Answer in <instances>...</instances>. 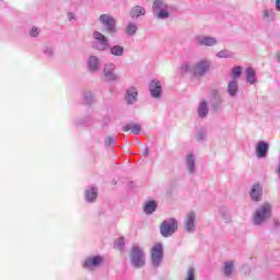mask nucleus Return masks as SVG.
Here are the masks:
<instances>
[{"mask_svg": "<svg viewBox=\"0 0 280 280\" xmlns=\"http://www.w3.org/2000/svg\"><path fill=\"white\" fill-rule=\"evenodd\" d=\"M137 97H139V92H137V89L130 88L127 90L126 100L128 104H135V102H137Z\"/></svg>", "mask_w": 280, "mask_h": 280, "instance_id": "obj_14", "label": "nucleus"}, {"mask_svg": "<svg viewBox=\"0 0 280 280\" xmlns=\"http://www.w3.org/2000/svg\"><path fill=\"white\" fill-rule=\"evenodd\" d=\"M276 10L280 12V0H276Z\"/></svg>", "mask_w": 280, "mask_h": 280, "instance_id": "obj_36", "label": "nucleus"}, {"mask_svg": "<svg viewBox=\"0 0 280 280\" xmlns=\"http://www.w3.org/2000/svg\"><path fill=\"white\" fill-rule=\"evenodd\" d=\"M100 21L104 25V27H106L107 32H109V34H114V32H116L115 18H113L108 14H102L100 16Z\"/></svg>", "mask_w": 280, "mask_h": 280, "instance_id": "obj_5", "label": "nucleus"}, {"mask_svg": "<svg viewBox=\"0 0 280 280\" xmlns=\"http://www.w3.org/2000/svg\"><path fill=\"white\" fill-rule=\"evenodd\" d=\"M232 272H233V261L225 262L224 273L226 275V277H231Z\"/></svg>", "mask_w": 280, "mask_h": 280, "instance_id": "obj_27", "label": "nucleus"}, {"mask_svg": "<svg viewBox=\"0 0 280 280\" xmlns=\"http://www.w3.org/2000/svg\"><path fill=\"white\" fill-rule=\"evenodd\" d=\"M217 56L218 58H231V52L229 50H221Z\"/></svg>", "mask_w": 280, "mask_h": 280, "instance_id": "obj_31", "label": "nucleus"}, {"mask_svg": "<svg viewBox=\"0 0 280 280\" xmlns=\"http://www.w3.org/2000/svg\"><path fill=\"white\" fill-rule=\"evenodd\" d=\"M198 113L200 117H207L209 113V108L207 107V102H202L200 104Z\"/></svg>", "mask_w": 280, "mask_h": 280, "instance_id": "obj_25", "label": "nucleus"}, {"mask_svg": "<svg viewBox=\"0 0 280 280\" xmlns=\"http://www.w3.org/2000/svg\"><path fill=\"white\" fill-rule=\"evenodd\" d=\"M185 280H196V270L194 267H190L186 273Z\"/></svg>", "mask_w": 280, "mask_h": 280, "instance_id": "obj_29", "label": "nucleus"}, {"mask_svg": "<svg viewBox=\"0 0 280 280\" xmlns=\"http://www.w3.org/2000/svg\"><path fill=\"white\" fill-rule=\"evenodd\" d=\"M244 69L241 67V66H235L233 69H232V80H236L240 78V75H242V71Z\"/></svg>", "mask_w": 280, "mask_h": 280, "instance_id": "obj_24", "label": "nucleus"}, {"mask_svg": "<svg viewBox=\"0 0 280 280\" xmlns=\"http://www.w3.org/2000/svg\"><path fill=\"white\" fill-rule=\"evenodd\" d=\"M270 16V12L268 10L264 11V19H268Z\"/></svg>", "mask_w": 280, "mask_h": 280, "instance_id": "obj_37", "label": "nucleus"}, {"mask_svg": "<svg viewBox=\"0 0 280 280\" xmlns=\"http://www.w3.org/2000/svg\"><path fill=\"white\" fill-rule=\"evenodd\" d=\"M149 91L152 95V97H161V82L153 80L149 86Z\"/></svg>", "mask_w": 280, "mask_h": 280, "instance_id": "obj_11", "label": "nucleus"}, {"mask_svg": "<svg viewBox=\"0 0 280 280\" xmlns=\"http://www.w3.org/2000/svg\"><path fill=\"white\" fill-rule=\"evenodd\" d=\"M170 16V13L167 11H160L158 13V19H167Z\"/></svg>", "mask_w": 280, "mask_h": 280, "instance_id": "obj_33", "label": "nucleus"}, {"mask_svg": "<svg viewBox=\"0 0 280 280\" xmlns=\"http://www.w3.org/2000/svg\"><path fill=\"white\" fill-rule=\"evenodd\" d=\"M130 257V264H132V266L136 268L145 266V254H143V249H141V247L133 246Z\"/></svg>", "mask_w": 280, "mask_h": 280, "instance_id": "obj_3", "label": "nucleus"}, {"mask_svg": "<svg viewBox=\"0 0 280 280\" xmlns=\"http://www.w3.org/2000/svg\"><path fill=\"white\" fill-rule=\"evenodd\" d=\"M228 93L232 96L237 95V80H232L228 84Z\"/></svg>", "mask_w": 280, "mask_h": 280, "instance_id": "obj_20", "label": "nucleus"}, {"mask_svg": "<svg viewBox=\"0 0 280 280\" xmlns=\"http://www.w3.org/2000/svg\"><path fill=\"white\" fill-rule=\"evenodd\" d=\"M135 32H137V25H135V24H129V25L127 26V34H128L129 36H132V34H135Z\"/></svg>", "mask_w": 280, "mask_h": 280, "instance_id": "obj_30", "label": "nucleus"}, {"mask_svg": "<svg viewBox=\"0 0 280 280\" xmlns=\"http://www.w3.org/2000/svg\"><path fill=\"white\" fill-rule=\"evenodd\" d=\"M102 261H104L102 256L89 257L88 259H85L83 268H86L88 270H93V268H97V266H101Z\"/></svg>", "mask_w": 280, "mask_h": 280, "instance_id": "obj_7", "label": "nucleus"}, {"mask_svg": "<svg viewBox=\"0 0 280 280\" xmlns=\"http://www.w3.org/2000/svg\"><path fill=\"white\" fill-rule=\"evenodd\" d=\"M94 38L100 43L96 45V49L103 51L104 49L108 48V40L106 39V36H104V34L100 32H94Z\"/></svg>", "mask_w": 280, "mask_h": 280, "instance_id": "obj_8", "label": "nucleus"}, {"mask_svg": "<svg viewBox=\"0 0 280 280\" xmlns=\"http://www.w3.org/2000/svg\"><path fill=\"white\" fill-rule=\"evenodd\" d=\"M124 246H126V243L124 242L122 237L118 238L114 244V248L117 250H124Z\"/></svg>", "mask_w": 280, "mask_h": 280, "instance_id": "obj_28", "label": "nucleus"}, {"mask_svg": "<svg viewBox=\"0 0 280 280\" xmlns=\"http://www.w3.org/2000/svg\"><path fill=\"white\" fill-rule=\"evenodd\" d=\"M198 139L200 140V139H202L200 136H198Z\"/></svg>", "mask_w": 280, "mask_h": 280, "instance_id": "obj_41", "label": "nucleus"}, {"mask_svg": "<svg viewBox=\"0 0 280 280\" xmlns=\"http://www.w3.org/2000/svg\"><path fill=\"white\" fill-rule=\"evenodd\" d=\"M209 71V61H200L192 68V73L196 78H202Z\"/></svg>", "mask_w": 280, "mask_h": 280, "instance_id": "obj_6", "label": "nucleus"}, {"mask_svg": "<svg viewBox=\"0 0 280 280\" xmlns=\"http://www.w3.org/2000/svg\"><path fill=\"white\" fill-rule=\"evenodd\" d=\"M113 71H115V66L113 65H108L104 68L105 78L109 81L117 80V75H115Z\"/></svg>", "mask_w": 280, "mask_h": 280, "instance_id": "obj_15", "label": "nucleus"}, {"mask_svg": "<svg viewBox=\"0 0 280 280\" xmlns=\"http://www.w3.org/2000/svg\"><path fill=\"white\" fill-rule=\"evenodd\" d=\"M31 36L33 38H36V36H38V27L34 26L32 30H31Z\"/></svg>", "mask_w": 280, "mask_h": 280, "instance_id": "obj_34", "label": "nucleus"}, {"mask_svg": "<svg viewBox=\"0 0 280 280\" xmlns=\"http://www.w3.org/2000/svg\"><path fill=\"white\" fill-rule=\"evenodd\" d=\"M199 45H205L206 47H213L217 45L218 40L213 37H201L198 39Z\"/></svg>", "mask_w": 280, "mask_h": 280, "instance_id": "obj_17", "label": "nucleus"}, {"mask_svg": "<svg viewBox=\"0 0 280 280\" xmlns=\"http://www.w3.org/2000/svg\"><path fill=\"white\" fill-rule=\"evenodd\" d=\"M246 80L249 82V84H255L257 82V77L255 73V69L247 68L246 70Z\"/></svg>", "mask_w": 280, "mask_h": 280, "instance_id": "obj_18", "label": "nucleus"}, {"mask_svg": "<svg viewBox=\"0 0 280 280\" xmlns=\"http://www.w3.org/2000/svg\"><path fill=\"white\" fill-rule=\"evenodd\" d=\"M178 230V221L176 219L171 218L168 221H163L160 226V233L163 237H170L176 233Z\"/></svg>", "mask_w": 280, "mask_h": 280, "instance_id": "obj_2", "label": "nucleus"}, {"mask_svg": "<svg viewBox=\"0 0 280 280\" xmlns=\"http://www.w3.org/2000/svg\"><path fill=\"white\" fill-rule=\"evenodd\" d=\"M195 222H196V214L194 212L188 213L185 222V229L186 231H188V233L194 232V230L196 229Z\"/></svg>", "mask_w": 280, "mask_h": 280, "instance_id": "obj_9", "label": "nucleus"}, {"mask_svg": "<svg viewBox=\"0 0 280 280\" xmlns=\"http://www.w3.org/2000/svg\"><path fill=\"white\" fill-rule=\"evenodd\" d=\"M195 165H196V160L194 159V155L188 154L187 155V167L190 173H194V171L196 170Z\"/></svg>", "mask_w": 280, "mask_h": 280, "instance_id": "obj_23", "label": "nucleus"}, {"mask_svg": "<svg viewBox=\"0 0 280 280\" xmlns=\"http://www.w3.org/2000/svg\"><path fill=\"white\" fill-rule=\"evenodd\" d=\"M106 145H110L113 143H115V140H113V138H107L106 141H105Z\"/></svg>", "mask_w": 280, "mask_h": 280, "instance_id": "obj_35", "label": "nucleus"}, {"mask_svg": "<svg viewBox=\"0 0 280 280\" xmlns=\"http://www.w3.org/2000/svg\"><path fill=\"white\" fill-rule=\"evenodd\" d=\"M161 8H163V1L161 0H155L153 2V10H161Z\"/></svg>", "mask_w": 280, "mask_h": 280, "instance_id": "obj_32", "label": "nucleus"}, {"mask_svg": "<svg viewBox=\"0 0 280 280\" xmlns=\"http://www.w3.org/2000/svg\"><path fill=\"white\" fill-rule=\"evenodd\" d=\"M122 132H132V135H139L141 132V125L127 124L122 126Z\"/></svg>", "mask_w": 280, "mask_h": 280, "instance_id": "obj_12", "label": "nucleus"}, {"mask_svg": "<svg viewBox=\"0 0 280 280\" xmlns=\"http://www.w3.org/2000/svg\"><path fill=\"white\" fill-rule=\"evenodd\" d=\"M85 198L88 202H95L97 200V189L91 188L85 191Z\"/></svg>", "mask_w": 280, "mask_h": 280, "instance_id": "obj_19", "label": "nucleus"}, {"mask_svg": "<svg viewBox=\"0 0 280 280\" xmlns=\"http://www.w3.org/2000/svg\"><path fill=\"white\" fill-rule=\"evenodd\" d=\"M272 213V207L270 203H264L261 205L254 214V224H264L270 218V214Z\"/></svg>", "mask_w": 280, "mask_h": 280, "instance_id": "obj_1", "label": "nucleus"}, {"mask_svg": "<svg viewBox=\"0 0 280 280\" xmlns=\"http://www.w3.org/2000/svg\"><path fill=\"white\" fill-rule=\"evenodd\" d=\"M110 54L113 56H124V47H121V46H114L110 49Z\"/></svg>", "mask_w": 280, "mask_h": 280, "instance_id": "obj_26", "label": "nucleus"}, {"mask_svg": "<svg viewBox=\"0 0 280 280\" xmlns=\"http://www.w3.org/2000/svg\"><path fill=\"white\" fill-rule=\"evenodd\" d=\"M261 186L259 184H255L252 188L250 198L255 200V202H259L261 200Z\"/></svg>", "mask_w": 280, "mask_h": 280, "instance_id": "obj_13", "label": "nucleus"}, {"mask_svg": "<svg viewBox=\"0 0 280 280\" xmlns=\"http://www.w3.org/2000/svg\"><path fill=\"white\" fill-rule=\"evenodd\" d=\"M278 60L280 61V54L278 55Z\"/></svg>", "mask_w": 280, "mask_h": 280, "instance_id": "obj_40", "label": "nucleus"}, {"mask_svg": "<svg viewBox=\"0 0 280 280\" xmlns=\"http://www.w3.org/2000/svg\"><path fill=\"white\" fill-rule=\"evenodd\" d=\"M268 143L266 141H260L256 145V155L258 159H264L268 154Z\"/></svg>", "mask_w": 280, "mask_h": 280, "instance_id": "obj_10", "label": "nucleus"}, {"mask_svg": "<svg viewBox=\"0 0 280 280\" xmlns=\"http://www.w3.org/2000/svg\"><path fill=\"white\" fill-rule=\"evenodd\" d=\"M155 211H156V201H148L144 205L143 213H145L147 215H150V214L154 213Z\"/></svg>", "mask_w": 280, "mask_h": 280, "instance_id": "obj_16", "label": "nucleus"}, {"mask_svg": "<svg viewBox=\"0 0 280 280\" xmlns=\"http://www.w3.org/2000/svg\"><path fill=\"white\" fill-rule=\"evenodd\" d=\"M143 14H145V9L142 7H135L130 12V16H132V19L143 16Z\"/></svg>", "mask_w": 280, "mask_h": 280, "instance_id": "obj_21", "label": "nucleus"}, {"mask_svg": "<svg viewBox=\"0 0 280 280\" xmlns=\"http://www.w3.org/2000/svg\"><path fill=\"white\" fill-rule=\"evenodd\" d=\"M89 67L91 71H97V68L100 67V59H97L95 56L90 57Z\"/></svg>", "mask_w": 280, "mask_h": 280, "instance_id": "obj_22", "label": "nucleus"}, {"mask_svg": "<svg viewBox=\"0 0 280 280\" xmlns=\"http://www.w3.org/2000/svg\"><path fill=\"white\" fill-rule=\"evenodd\" d=\"M151 261L155 268L161 266V261H163V244L156 243L151 247Z\"/></svg>", "mask_w": 280, "mask_h": 280, "instance_id": "obj_4", "label": "nucleus"}, {"mask_svg": "<svg viewBox=\"0 0 280 280\" xmlns=\"http://www.w3.org/2000/svg\"><path fill=\"white\" fill-rule=\"evenodd\" d=\"M149 152L150 151L148 149H144V151H143L144 156H148Z\"/></svg>", "mask_w": 280, "mask_h": 280, "instance_id": "obj_38", "label": "nucleus"}, {"mask_svg": "<svg viewBox=\"0 0 280 280\" xmlns=\"http://www.w3.org/2000/svg\"><path fill=\"white\" fill-rule=\"evenodd\" d=\"M184 69H185L186 71H189V66H185Z\"/></svg>", "mask_w": 280, "mask_h": 280, "instance_id": "obj_39", "label": "nucleus"}]
</instances>
